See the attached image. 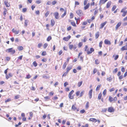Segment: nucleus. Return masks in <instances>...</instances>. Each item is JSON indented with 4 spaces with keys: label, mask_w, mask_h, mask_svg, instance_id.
<instances>
[{
    "label": "nucleus",
    "mask_w": 127,
    "mask_h": 127,
    "mask_svg": "<svg viewBox=\"0 0 127 127\" xmlns=\"http://www.w3.org/2000/svg\"><path fill=\"white\" fill-rule=\"evenodd\" d=\"M94 49L92 47L89 50L87 45H86L84 48V51L86 52L88 55L91 54L93 52H94Z\"/></svg>",
    "instance_id": "1"
},
{
    "label": "nucleus",
    "mask_w": 127,
    "mask_h": 127,
    "mask_svg": "<svg viewBox=\"0 0 127 127\" xmlns=\"http://www.w3.org/2000/svg\"><path fill=\"white\" fill-rule=\"evenodd\" d=\"M85 91L84 90L82 91L80 93V91H78L76 92L75 94L76 96H79V97H82L84 94Z\"/></svg>",
    "instance_id": "2"
},
{
    "label": "nucleus",
    "mask_w": 127,
    "mask_h": 127,
    "mask_svg": "<svg viewBox=\"0 0 127 127\" xmlns=\"http://www.w3.org/2000/svg\"><path fill=\"white\" fill-rule=\"evenodd\" d=\"M5 51L7 53H10L12 54H14L15 52V51L14 49L13 48L7 49Z\"/></svg>",
    "instance_id": "3"
},
{
    "label": "nucleus",
    "mask_w": 127,
    "mask_h": 127,
    "mask_svg": "<svg viewBox=\"0 0 127 127\" xmlns=\"http://www.w3.org/2000/svg\"><path fill=\"white\" fill-rule=\"evenodd\" d=\"M126 9L127 8L125 7L123 8L121 11V13H123L122 14V16L123 17H125L126 15Z\"/></svg>",
    "instance_id": "4"
},
{
    "label": "nucleus",
    "mask_w": 127,
    "mask_h": 127,
    "mask_svg": "<svg viewBox=\"0 0 127 127\" xmlns=\"http://www.w3.org/2000/svg\"><path fill=\"white\" fill-rule=\"evenodd\" d=\"M69 47L70 50H72L73 48V50H75L77 49V46L75 44H74V45L72 44H70L69 45Z\"/></svg>",
    "instance_id": "5"
},
{
    "label": "nucleus",
    "mask_w": 127,
    "mask_h": 127,
    "mask_svg": "<svg viewBox=\"0 0 127 127\" xmlns=\"http://www.w3.org/2000/svg\"><path fill=\"white\" fill-rule=\"evenodd\" d=\"M117 98L116 97H115L113 98L111 96H109V100L111 102H112L113 101H116L117 100Z\"/></svg>",
    "instance_id": "6"
},
{
    "label": "nucleus",
    "mask_w": 127,
    "mask_h": 127,
    "mask_svg": "<svg viewBox=\"0 0 127 127\" xmlns=\"http://www.w3.org/2000/svg\"><path fill=\"white\" fill-rule=\"evenodd\" d=\"M74 91L73 90H72L69 93L68 96L69 98L71 99H72L74 98V96L72 95V94L74 92Z\"/></svg>",
    "instance_id": "7"
},
{
    "label": "nucleus",
    "mask_w": 127,
    "mask_h": 127,
    "mask_svg": "<svg viewBox=\"0 0 127 127\" xmlns=\"http://www.w3.org/2000/svg\"><path fill=\"white\" fill-rule=\"evenodd\" d=\"M76 13L80 17H81L83 14L82 10L80 9H79L76 11Z\"/></svg>",
    "instance_id": "8"
},
{
    "label": "nucleus",
    "mask_w": 127,
    "mask_h": 127,
    "mask_svg": "<svg viewBox=\"0 0 127 127\" xmlns=\"http://www.w3.org/2000/svg\"><path fill=\"white\" fill-rule=\"evenodd\" d=\"M108 111L110 113L114 112L115 111V109L113 107H110L108 108Z\"/></svg>",
    "instance_id": "9"
},
{
    "label": "nucleus",
    "mask_w": 127,
    "mask_h": 127,
    "mask_svg": "<svg viewBox=\"0 0 127 127\" xmlns=\"http://www.w3.org/2000/svg\"><path fill=\"white\" fill-rule=\"evenodd\" d=\"M71 109L74 111H76L77 112L79 111V108H77L75 106V105H73L71 107Z\"/></svg>",
    "instance_id": "10"
},
{
    "label": "nucleus",
    "mask_w": 127,
    "mask_h": 127,
    "mask_svg": "<svg viewBox=\"0 0 127 127\" xmlns=\"http://www.w3.org/2000/svg\"><path fill=\"white\" fill-rule=\"evenodd\" d=\"M102 96V94L101 92H100L99 93L98 95V99L99 100H100L101 99V101L102 102H104V99L103 98H101Z\"/></svg>",
    "instance_id": "11"
},
{
    "label": "nucleus",
    "mask_w": 127,
    "mask_h": 127,
    "mask_svg": "<svg viewBox=\"0 0 127 127\" xmlns=\"http://www.w3.org/2000/svg\"><path fill=\"white\" fill-rule=\"evenodd\" d=\"M3 16L4 17H5L7 13H8L7 9L5 7L3 8Z\"/></svg>",
    "instance_id": "12"
},
{
    "label": "nucleus",
    "mask_w": 127,
    "mask_h": 127,
    "mask_svg": "<svg viewBox=\"0 0 127 127\" xmlns=\"http://www.w3.org/2000/svg\"><path fill=\"white\" fill-rule=\"evenodd\" d=\"M120 50L121 51H123L124 50H127V43L126 45L123 46L121 48Z\"/></svg>",
    "instance_id": "13"
},
{
    "label": "nucleus",
    "mask_w": 127,
    "mask_h": 127,
    "mask_svg": "<svg viewBox=\"0 0 127 127\" xmlns=\"http://www.w3.org/2000/svg\"><path fill=\"white\" fill-rule=\"evenodd\" d=\"M71 37V36L69 35L66 37H64L63 38V40L65 41H68Z\"/></svg>",
    "instance_id": "14"
},
{
    "label": "nucleus",
    "mask_w": 127,
    "mask_h": 127,
    "mask_svg": "<svg viewBox=\"0 0 127 127\" xmlns=\"http://www.w3.org/2000/svg\"><path fill=\"white\" fill-rule=\"evenodd\" d=\"M54 15L55 19H58L59 18V13L58 12H55L54 14Z\"/></svg>",
    "instance_id": "15"
},
{
    "label": "nucleus",
    "mask_w": 127,
    "mask_h": 127,
    "mask_svg": "<svg viewBox=\"0 0 127 127\" xmlns=\"http://www.w3.org/2000/svg\"><path fill=\"white\" fill-rule=\"evenodd\" d=\"M112 4V2L110 1H108L106 5V8H109L111 6Z\"/></svg>",
    "instance_id": "16"
},
{
    "label": "nucleus",
    "mask_w": 127,
    "mask_h": 127,
    "mask_svg": "<svg viewBox=\"0 0 127 127\" xmlns=\"http://www.w3.org/2000/svg\"><path fill=\"white\" fill-rule=\"evenodd\" d=\"M70 22V24L72 26L75 27H77V25L74 21H71V20H69V22Z\"/></svg>",
    "instance_id": "17"
},
{
    "label": "nucleus",
    "mask_w": 127,
    "mask_h": 127,
    "mask_svg": "<svg viewBox=\"0 0 127 127\" xmlns=\"http://www.w3.org/2000/svg\"><path fill=\"white\" fill-rule=\"evenodd\" d=\"M4 4L7 7H8L10 6V4L9 3H8V1L7 0H5L4 2Z\"/></svg>",
    "instance_id": "18"
},
{
    "label": "nucleus",
    "mask_w": 127,
    "mask_h": 127,
    "mask_svg": "<svg viewBox=\"0 0 127 127\" xmlns=\"http://www.w3.org/2000/svg\"><path fill=\"white\" fill-rule=\"evenodd\" d=\"M93 91V89H92L89 92V97L90 99L92 97Z\"/></svg>",
    "instance_id": "19"
},
{
    "label": "nucleus",
    "mask_w": 127,
    "mask_h": 127,
    "mask_svg": "<svg viewBox=\"0 0 127 127\" xmlns=\"http://www.w3.org/2000/svg\"><path fill=\"white\" fill-rule=\"evenodd\" d=\"M104 43L105 44L110 45L111 44L110 41L108 39H105L104 41Z\"/></svg>",
    "instance_id": "20"
},
{
    "label": "nucleus",
    "mask_w": 127,
    "mask_h": 127,
    "mask_svg": "<svg viewBox=\"0 0 127 127\" xmlns=\"http://www.w3.org/2000/svg\"><path fill=\"white\" fill-rule=\"evenodd\" d=\"M121 23L120 22H118L117 23L115 27V29L116 30H117L118 29L119 27L121 26Z\"/></svg>",
    "instance_id": "21"
},
{
    "label": "nucleus",
    "mask_w": 127,
    "mask_h": 127,
    "mask_svg": "<svg viewBox=\"0 0 127 127\" xmlns=\"http://www.w3.org/2000/svg\"><path fill=\"white\" fill-rule=\"evenodd\" d=\"M12 76V74L10 73H9L8 75H5L6 78L7 79H8L10 77H11Z\"/></svg>",
    "instance_id": "22"
},
{
    "label": "nucleus",
    "mask_w": 127,
    "mask_h": 127,
    "mask_svg": "<svg viewBox=\"0 0 127 127\" xmlns=\"http://www.w3.org/2000/svg\"><path fill=\"white\" fill-rule=\"evenodd\" d=\"M90 5V3H88L84 7V10H86L89 7Z\"/></svg>",
    "instance_id": "23"
},
{
    "label": "nucleus",
    "mask_w": 127,
    "mask_h": 127,
    "mask_svg": "<svg viewBox=\"0 0 127 127\" xmlns=\"http://www.w3.org/2000/svg\"><path fill=\"white\" fill-rule=\"evenodd\" d=\"M12 32L14 33L15 34H17L19 33V31H16L14 28L12 30Z\"/></svg>",
    "instance_id": "24"
},
{
    "label": "nucleus",
    "mask_w": 127,
    "mask_h": 127,
    "mask_svg": "<svg viewBox=\"0 0 127 127\" xmlns=\"http://www.w3.org/2000/svg\"><path fill=\"white\" fill-rule=\"evenodd\" d=\"M51 25L52 26H53L55 25V22L54 20L51 19L50 21Z\"/></svg>",
    "instance_id": "25"
},
{
    "label": "nucleus",
    "mask_w": 127,
    "mask_h": 127,
    "mask_svg": "<svg viewBox=\"0 0 127 127\" xmlns=\"http://www.w3.org/2000/svg\"><path fill=\"white\" fill-rule=\"evenodd\" d=\"M72 68V66H69L67 67L66 68V72L68 73L69 71Z\"/></svg>",
    "instance_id": "26"
},
{
    "label": "nucleus",
    "mask_w": 127,
    "mask_h": 127,
    "mask_svg": "<svg viewBox=\"0 0 127 127\" xmlns=\"http://www.w3.org/2000/svg\"><path fill=\"white\" fill-rule=\"evenodd\" d=\"M106 79L109 82H111L113 80V78L111 76H110L109 77L107 78Z\"/></svg>",
    "instance_id": "27"
},
{
    "label": "nucleus",
    "mask_w": 127,
    "mask_h": 127,
    "mask_svg": "<svg viewBox=\"0 0 127 127\" xmlns=\"http://www.w3.org/2000/svg\"><path fill=\"white\" fill-rule=\"evenodd\" d=\"M107 23V22L105 21L103 23H102L100 24V29H102L103 28V27H104V26Z\"/></svg>",
    "instance_id": "28"
},
{
    "label": "nucleus",
    "mask_w": 127,
    "mask_h": 127,
    "mask_svg": "<svg viewBox=\"0 0 127 127\" xmlns=\"http://www.w3.org/2000/svg\"><path fill=\"white\" fill-rule=\"evenodd\" d=\"M89 121H92L94 122L95 123L97 121V120L94 118H91L89 119Z\"/></svg>",
    "instance_id": "29"
},
{
    "label": "nucleus",
    "mask_w": 127,
    "mask_h": 127,
    "mask_svg": "<svg viewBox=\"0 0 127 127\" xmlns=\"http://www.w3.org/2000/svg\"><path fill=\"white\" fill-rule=\"evenodd\" d=\"M99 36V32H97L95 33V37L96 39H97Z\"/></svg>",
    "instance_id": "30"
},
{
    "label": "nucleus",
    "mask_w": 127,
    "mask_h": 127,
    "mask_svg": "<svg viewBox=\"0 0 127 127\" xmlns=\"http://www.w3.org/2000/svg\"><path fill=\"white\" fill-rule=\"evenodd\" d=\"M83 81H81L78 82L77 83V86L78 87H80L82 85L83 83Z\"/></svg>",
    "instance_id": "31"
},
{
    "label": "nucleus",
    "mask_w": 127,
    "mask_h": 127,
    "mask_svg": "<svg viewBox=\"0 0 127 127\" xmlns=\"http://www.w3.org/2000/svg\"><path fill=\"white\" fill-rule=\"evenodd\" d=\"M107 1L106 0H100L99 3L101 4H104Z\"/></svg>",
    "instance_id": "32"
},
{
    "label": "nucleus",
    "mask_w": 127,
    "mask_h": 127,
    "mask_svg": "<svg viewBox=\"0 0 127 127\" xmlns=\"http://www.w3.org/2000/svg\"><path fill=\"white\" fill-rule=\"evenodd\" d=\"M119 55H117L116 56L114 55H113V58H114V60H116L119 58Z\"/></svg>",
    "instance_id": "33"
},
{
    "label": "nucleus",
    "mask_w": 127,
    "mask_h": 127,
    "mask_svg": "<svg viewBox=\"0 0 127 127\" xmlns=\"http://www.w3.org/2000/svg\"><path fill=\"white\" fill-rule=\"evenodd\" d=\"M20 97V95H15L14 97V99H18Z\"/></svg>",
    "instance_id": "34"
},
{
    "label": "nucleus",
    "mask_w": 127,
    "mask_h": 127,
    "mask_svg": "<svg viewBox=\"0 0 127 127\" xmlns=\"http://www.w3.org/2000/svg\"><path fill=\"white\" fill-rule=\"evenodd\" d=\"M83 43L82 42H79L78 44V46L79 48H81L83 45Z\"/></svg>",
    "instance_id": "35"
},
{
    "label": "nucleus",
    "mask_w": 127,
    "mask_h": 127,
    "mask_svg": "<svg viewBox=\"0 0 127 127\" xmlns=\"http://www.w3.org/2000/svg\"><path fill=\"white\" fill-rule=\"evenodd\" d=\"M67 63H66V62H64L63 66V69H64L66 66V65L67 64Z\"/></svg>",
    "instance_id": "36"
},
{
    "label": "nucleus",
    "mask_w": 127,
    "mask_h": 127,
    "mask_svg": "<svg viewBox=\"0 0 127 127\" xmlns=\"http://www.w3.org/2000/svg\"><path fill=\"white\" fill-rule=\"evenodd\" d=\"M17 48H18V50L19 51L22 50H23L24 49L23 47H22V46H18V47Z\"/></svg>",
    "instance_id": "37"
},
{
    "label": "nucleus",
    "mask_w": 127,
    "mask_h": 127,
    "mask_svg": "<svg viewBox=\"0 0 127 127\" xmlns=\"http://www.w3.org/2000/svg\"><path fill=\"white\" fill-rule=\"evenodd\" d=\"M66 13L67 12L66 10L64 11V13L61 16V17L62 18H63L66 14Z\"/></svg>",
    "instance_id": "38"
},
{
    "label": "nucleus",
    "mask_w": 127,
    "mask_h": 127,
    "mask_svg": "<svg viewBox=\"0 0 127 127\" xmlns=\"http://www.w3.org/2000/svg\"><path fill=\"white\" fill-rule=\"evenodd\" d=\"M97 72V69L96 68H95L94 69L92 74H94Z\"/></svg>",
    "instance_id": "39"
},
{
    "label": "nucleus",
    "mask_w": 127,
    "mask_h": 127,
    "mask_svg": "<svg viewBox=\"0 0 127 127\" xmlns=\"http://www.w3.org/2000/svg\"><path fill=\"white\" fill-rule=\"evenodd\" d=\"M107 93V90L106 89L104 90L102 94L104 96H105Z\"/></svg>",
    "instance_id": "40"
},
{
    "label": "nucleus",
    "mask_w": 127,
    "mask_h": 127,
    "mask_svg": "<svg viewBox=\"0 0 127 127\" xmlns=\"http://www.w3.org/2000/svg\"><path fill=\"white\" fill-rule=\"evenodd\" d=\"M101 86V85L100 84L98 85L96 88V91H97L99 90V89H100V87Z\"/></svg>",
    "instance_id": "41"
},
{
    "label": "nucleus",
    "mask_w": 127,
    "mask_h": 127,
    "mask_svg": "<svg viewBox=\"0 0 127 127\" xmlns=\"http://www.w3.org/2000/svg\"><path fill=\"white\" fill-rule=\"evenodd\" d=\"M28 21L27 20H25V25L24 26L25 27H27V26L28 25Z\"/></svg>",
    "instance_id": "42"
},
{
    "label": "nucleus",
    "mask_w": 127,
    "mask_h": 127,
    "mask_svg": "<svg viewBox=\"0 0 127 127\" xmlns=\"http://www.w3.org/2000/svg\"><path fill=\"white\" fill-rule=\"evenodd\" d=\"M116 6L115 5H113L112 8L111 10L112 11H113L115 10V9H116Z\"/></svg>",
    "instance_id": "43"
},
{
    "label": "nucleus",
    "mask_w": 127,
    "mask_h": 127,
    "mask_svg": "<svg viewBox=\"0 0 127 127\" xmlns=\"http://www.w3.org/2000/svg\"><path fill=\"white\" fill-rule=\"evenodd\" d=\"M52 39V37L51 36H49L47 39V40L48 41H49Z\"/></svg>",
    "instance_id": "44"
},
{
    "label": "nucleus",
    "mask_w": 127,
    "mask_h": 127,
    "mask_svg": "<svg viewBox=\"0 0 127 127\" xmlns=\"http://www.w3.org/2000/svg\"><path fill=\"white\" fill-rule=\"evenodd\" d=\"M89 102H87L86 103V106H85V108L86 109H88V108L89 107Z\"/></svg>",
    "instance_id": "45"
},
{
    "label": "nucleus",
    "mask_w": 127,
    "mask_h": 127,
    "mask_svg": "<svg viewBox=\"0 0 127 127\" xmlns=\"http://www.w3.org/2000/svg\"><path fill=\"white\" fill-rule=\"evenodd\" d=\"M87 37H84V39H82L81 40L82 42H85L87 41Z\"/></svg>",
    "instance_id": "46"
},
{
    "label": "nucleus",
    "mask_w": 127,
    "mask_h": 127,
    "mask_svg": "<svg viewBox=\"0 0 127 127\" xmlns=\"http://www.w3.org/2000/svg\"><path fill=\"white\" fill-rule=\"evenodd\" d=\"M44 99H45L46 101L50 99V97L49 96H46L44 97Z\"/></svg>",
    "instance_id": "47"
},
{
    "label": "nucleus",
    "mask_w": 127,
    "mask_h": 127,
    "mask_svg": "<svg viewBox=\"0 0 127 127\" xmlns=\"http://www.w3.org/2000/svg\"><path fill=\"white\" fill-rule=\"evenodd\" d=\"M32 64L34 66L36 67L37 65V64L35 61H34L33 63Z\"/></svg>",
    "instance_id": "48"
},
{
    "label": "nucleus",
    "mask_w": 127,
    "mask_h": 127,
    "mask_svg": "<svg viewBox=\"0 0 127 127\" xmlns=\"http://www.w3.org/2000/svg\"><path fill=\"white\" fill-rule=\"evenodd\" d=\"M88 22L86 21H84L82 23V25L84 26L86 25L87 24Z\"/></svg>",
    "instance_id": "49"
},
{
    "label": "nucleus",
    "mask_w": 127,
    "mask_h": 127,
    "mask_svg": "<svg viewBox=\"0 0 127 127\" xmlns=\"http://www.w3.org/2000/svg\"><path fill=\"white\" fill-rule=\"evenodd\" d=\"M102 43L103 42L102 41H100L99 43V46L100 48L102 47Z\"/></svg>",
    "instance_id": "50"
},
{
    "label": "nucleus",
    "mask_w": 127,
    "mask_h": 127,
    "mask_svg": "<svg viewBox=\"0 0 127 127\" xmlns=\"http://www.w3.org/2000/svg\"><path fill=\"white\" fill-rule=\"evenodd\" d=\"M42 1L41 0H37L36 1V3L37 4H39L41 3Z\"/></svg>",
    "instance_id": "51"
},
{
    "label": "nucleus",
    "mask_w": 127,
    "mask_h": 127,
    "mask_svg": "<svg viewBox=\"0 0 127 127\" xmlns=\"http://www.w3.org/2000/svg\"><path fill=\"white\" fill-rule=\"evenodd\" d=\"M99 63V62L98 59H95V64H98Z\"/></svg>",
    "instance_id": "52"
},
{
    "label": "nucleus",
    "mask_w": 127,
    "mask_h": 127,
    "mask_svg": "<svg viewBox=\"0 0 127 127\" xmlns=\"http://www.w3.org/2000/svg\"><path fill=\"white\" fill-rule=\"evenodd\" d=\"M46 55V52L45 51H43L41 53V55L43 56H45Z\"/></svg>",
    "instance_id": "53"
},
{
    "label": "nucleus",
    "mask_w": 127,
    "mask_h": 127,
    "mask_svg": "<svg viewBox=\"0 0 127 127\" xmlns=\"http://www.w3.org/2000/svg\"><path fill=\"white\" fill-rule=\"evenodd\" d=\"M73 17V14L72 13H70V19H72Z\"/></svg>",
    "instance_id": "54"
},
{
    "label": "nucleus",
    "mask_w": 127,
    "mask_h": 127,
    "mask_svg": "<svg viewBox=\"0 0 127 127\" xmlns=\"http://www.w3.org/2000/svg\"><path fill=\"white\" fill-rule=\"evenodd\" d=\"M72 27L71 26H69L67 28V30L69 31L71 30Z\"/></svg>",
    "instance_id": "55"
},
{
    "label": "nucleus",
    "mask_w": 127,
    "mask_h": 127,
    "mask_svg": "<svg viewBox=\"0 0 127 127\" xmlns=\"http://www.w3.org/2000/svg\"><path fill=\"white\" fill-rule=\"evenodd\" d=\"M48 44L47 43H45L43 45V48L44 49H45L47 46Z\"/></svg>",
    "instance_id": "56"
},
{
    "label": "nucleus",
    "mask_w": 127,
    "mask_h": 127,
    "mask_svg": "<svg viewBox=\"0 0 127 127\" xmlns=\"http://www.w3.org/2000/svg\"><path fill=\"white\" fill-rule=\"evenodd\" d=\"M124 76H123V75H121L119 76V80H121L123 78Z\"/></svg>",
    "instance_id": "57"
},
{
    "label": "nucleus",
    "mask_w": 127,
    "mask_h": 127,
    "mask_svg": "<svg viewBox=\"0 0 127 127\" xmlns=\"http://www.w3.org/2000/svg\"><path fill=\"white\" fill-rule=\"evenodd\" d=\"M27 11V8H24L23 9L22 11L23 13L26 12Z\"/></svg>",
    "instance_id": "58"
},
{
    "label": "nucleus",
    "mask_w": 127,
    "mask_h": 127,
    "mask_svg": "<svg viewBox=\"0 0 127 127\" xmlns=\"http://www.w3.org/2000/svg\"><path fill=\"white\" fill-rule=\"evenodd\" d=\"M49 11H47L46 13L45 14V15L46 17H47L48 15H49Z\"/></svg>",
    "instance_id": "59"
},
{
    "label": "nucleus",
    "mask_w": 127,
    "mask_h": 127,
    "mask_svg": "<svg viewBox=\"0 0 127 127\" xmlns=\"http://www.w3.org/2000/svg\"><path fill=\"white\" fill-rule=\"evenodd\" d=\"M31 77V76L30 74H28L26 75V79H29Z\"/></svg>",
    "instance_id": "60"
},
{
    "label": "nucleus",
    "mask_w": 127,
    "mask_h": 127,
    "mask_svg": "<svg viewBox=\"0 0 127 127\" xmlns=\"http://www.w3.org/2000/svg\"><path fill=\"white\" fill-rule=\"evenodd\" d=\"M118 69L117 68H116L115 69H114V70L113 71V73H116L117 71H118Z\"/></svg>",
    "instance_id": "61"
},
{
    "label": "nucleus",
    "mask_w": 127,
    "mask_h": 127,
    "mask_svg": "<svg viewBox=\"0 0 127 127\" xmlns=\"http://www.w3.org/2000/svg\"><path fill=\"white\" fill-rule=\"evenodd\" d=\"M85 112V111L84 109H82L80 111V113H81L82 114Z\"/></svg>",
    "instance_id": "62"
},
{
    "label": "nucleus",
    "mask_w": 127,
    "mask_h": 127,
    "mask_svg": "<svg viewBox=\"0 0 127 127\" xmlns=\"http://www.w3.org/2000/svg\"><path fill=\"white\" fill-rule=\"evenodd\" d=\"M68 73H67L66 71L65 72H64L63 74L62 77H63L65 76H66Z\"/></svg>",
    "instance_id": "63"
},
{
    "label": "nucleus",
    "mask_w": 127,
    "mask_h": 127,
    "mask_svg": "<svg viewBox=\"0 0 127 127\" xmlns=\"http://www.w3.org/2000/svg\"><path fill=\"white\" fill-rule=\"evenodd\" d=\"M35 5L34 4H33L31 8L32 10H34V8H35Z\"/></svg>",
    "instance_id": "64"
}]
</instances>
